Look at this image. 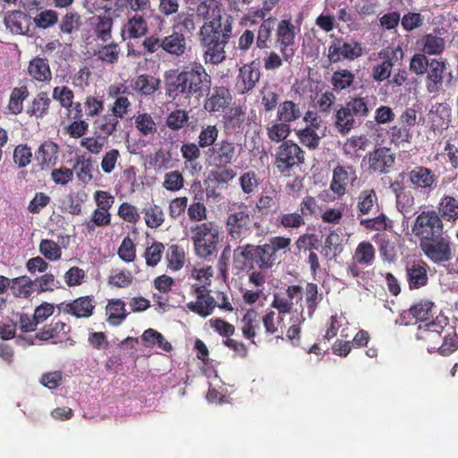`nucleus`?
<instances>
[{
    "instance_id": "14",
    "label": "nucleus",
    "mask_w": 458,
    "mask_h": 458,
    "mask_svg": "<svg viewBox=\"0 0 458 458\" xmlns=\"http://www.w3.org/2000/svg\"><path fill=\"white\" fill-rule=\"evenodd\" d=\"M423 253L434 263L440 264L452 259L450 242L443 235L420 243Z\"/></svg>"
},
{
    "instance_id": "54",
    "label": "nucleus",
    "mask_w": 458,
    "mask_h": 458,
    "mask_svg": "<svg viewBox=\"0 0 458 458\" xmlns=\"http://www.w3.org/2000/svg\"><path fill=\"white\" fill-rule=\"evenodd\" d=\"M146 225L149 228H157L165 221V214L161 207L157 204H151L143 209Z\"/></svg>"
},
{
    "instance_id": "16",
    "label": "nucleus",
    "mask_w": 458,
    "mask_h": 458,
    "mask_svg": "<svg viewBox=\"0 0 458 458\" xmlns=\"http://www.w3.org/2000/svg\"><path fill=\"white\" fill-rule=\"evenodd\" d=\"M405 277L411 291L425 287L428 284L429 266L422 259H413L405 264Z\"/></svg>"
},
{
    "instance_id": "38",
    "label": "nucleus",
    "mask_w": 458,
    "mask_h": 458,
    "mask_svg": "<svg viewBox=\"0 0 458 458\" xmlns=\"http://www.w3.org/2000/svg\"><path fill=\"white\" fill-rule=\"evenodd\" d=\"M124 31L127 32L129 38H139L148 32V23L142 15L135 13L129 18L124 24Z\"/></svg>"
},
{
    "instance_id": "27",
    "label": "nucleus",
    "mask_w": 458,
    "mask_h": 458,
    "mask_svg": "<svg viewBox=\"0 0 458 458\" xmlns=\"http://www.w3.org/2000/svg\"><path fill=\"white\" fill-rule=\"evenodd\" d=\"M378 207V197L373 188L363 189L357 196L356 209L358 216L370 214Z\"/></svg>"
},
{
    "instance_id": "2",
    "label": "nucleus",
    "mask_w": 458,
    "mask_h": 458,
    "mask_svg": "<svg viewBox=\"0 0 458 458\" xmlns=\"http://www.w3.org/2000/svg\"><path fill=\"white\" fill-rule=\"evenodd\" d=\"M291 239L274 236L264 244L245 243L238 245L233 253V267L238 273L246 270H270L280 262L281 251L290 249Z\"/></svg>"
},
{
    "instance_id": "45",
    "label": "nucleus",
    "mask_w": 458,
    "mask_h": 458,
    "mask_svg": "<svg viewBox=\"0 0 458 458\" xmlns=\"http://www.w3.org/2000/svg\"><path fill=\"white\" fill-rule=\"evenodd\" d=\"M186 307L193 313L198 314L202 318H207L211 315L216 307V301L213 296H207L195 301H190Z\"/></svg>"
},
{
    "instance_id": "52",
    "label": "nucleus",
    "mask_w": 458,
    "mask_h": 458,
    "mask_svg": "<svg viewBox=\"0 0 458 458\" xmlns=\"http://www.w3.org/2000/svg\"><path fill=\"white\" fill-rule=\"evenodd\" d=\"M77 173L78 179L82 182H89L92 180L93 163L91 157L80 156L77 157L73 169Z\"/></svg>"
},
{
    "instance_id": "35",
    "label": "nucleus",
    "mask_w": 458,
    "mask_h": 458,
    "mask_svg": "<svg viewBox=\"0 0 458 458\" xmlns=\"http://www.w3.org/2000/svg\"><path fill=\"white\" fill-rule=\"evenodd\" d=\"M319 124L317 123V118L314 117L311 125L296 131V135L300 142L307 147L309 149H316L320 142V137L315 131Z\"/></svg>"
},
{
    "instance_id": "25",
    "label": "nucleus",
    "mask_w": 458,
    "mask_h": 458,
    "mask_svg": "<svg viewBox=\"0 0 458 458\" xmlns=\"http://www.w3.org/2000/svg\"><path fill=\"white\" fill-rule=\"evenodd\" d=\"M119 124L120 121L111 112L100 114L93 121L94 134H101L108 139L117 131Z\"/></svg>"
},
{
    "instance_id": "26",
    "label": "nucleus",
    "mask_w": 458,
    "mask_h": 458,
    "mask_svg": "<svg viewBox=\"0 0 458 458\" xmlns=\"http://www.w3.org/2000/svg\"><path fill=\"white\" fill-rule=\"evenodd\" d=\"M261 322L262 317L256 310H248L242 318L243 337L251 340V343L255 344L254 338L257 335V331L260 329Z\"/></svg>"
},
{
    "instance_id": "42",
    "label": "nucleus",
    "mask_w": 458,
    "mask_h": 458,
    "mask_svg": "<svg viewBox=\"0 0 458 458\" xmlns=\"http://www.w3.org/2000/svg\"><path fill=\"white\" fill-rule=\"evenodd\" d=\"M81 24V16L75 11H68L59 21L60 33L65 35L76 33L80 30Z\"/></svg>"
},
{
    "instance_id": "56",
    "label": "nucleus",
    "mask_w": 458,
    "mask_h": 458,
    "mask_svg": "<svg viewBox=\"0 0 458 458\" xmlns=\"http://www.w3.org/2000/svg\"><path fill=\"white\" fill-rule=\"evenodd\" d=\"M262 323L267 335H276L280 332L284 325V318L280 314H276L274 310H268L262 317ZM281 333L283 331L281 330Z\"/></svg>"
},
{
    "instance_id": "24",
    "label": "nucleus",
    "mask_w": 458,
    "mask_h": 458,
    "mask_svg": "<svg viewBox=\"0 0 458 458\" xmlns=\"http://www.w3.org/2000/svg\"><path fill=\"white\" fill-rule=\"evenodd\" d=\"M91 25L98 40L106 43L112 38L114 20L110 15L103 14L92 17Z\"/></svg>"
},
{
    "instance_id": "31",
    "label": "nucleus",
    "mask_w": 458,
    "mask_h": 458,
    "mask_svg": "<svg viewBox=\"0 0 458 458\" xmlns=\"http://www.w3.org/2000/svg\"><path fill=\"white\" fill-rule=\"evenodd\" d=\"M302 115L298 104L292 100H285L280 103L276 110V120L290 125L291 123L299 120Z\"/></svg>"
},
{
    "instance_id": "10",
    "label": "nucleus",
    "mask_w": 458,
    "mask_h": 458,
    "mask_svg": "<svg viewBox=\"0 0 458 458\" xmlns=\"http://www.w3.org/2000/svg\"><path fill=\"white\" fill-rule=\"evenodd\" d=\"M382 62L372 69L371 77L375 81L381 82L390 78L393 67L403 58L401 47L383 49L378 53Z\"/></svg>"
},
{
    "instance_id": "43",
    "label": "nucleus",
    "mask_w": 458,
    "mask_h": 458,
    "mask_svg": "<svg viewBox=\"0 0 458 458\" xmlns=\"http://www.w3.org/2000/svg\"><path fill=\"white\" fill-rule=\"evenodd\" d=\"M434 307L435 304L433 301L428 299H422L411 306L407 312L417 321H426L433 317Z\"/></svg>"
},
{
    "instance_id": "36",
    "label": "nucleus",
    "mask_w": 458,
    "mask_h": 458,
    "mask_svg": "<svg viewBox=\"0 0 458 458\" xmlns=\"http://www.w3.org/2000/svg\"><path fill=\"white\" fill-rule=\"evenodd\" d=\"M374 100L373 105L370 106L369 98L368 96H355L350 98V99L346 102L348 107L352 110V114H353L357 118H365L367 117L373 106L375 105V97H371Z\"/></svg>"
},
{
    "instance_id": "11",
    "label": "nucleus",
    "mask_w": 458,
    "mask_h": 458,
    "mask_svg": "<svg viewBox=\"0 0 458 458\" xmlns=\"http://www.w3.org/2000/svg\"><path fill=\"white\" fill-rule=\"evenodd\" d=\"M357 179V171L353 165L349 164H338L333 169V176L329 188L337 198H342L346 194L347 186L349 184L353 185Z\"/></svg>"
},
{
    "instance_id": "1",
    "label": "nucleus",
    "mask_w": 458,
    "mask_h": 458,
    "mask_svg": "<svg viewBox=\"0 0 458 458\" xmlns=\"http://www.w3.org/2000/svg\"><path fill=\"white\" fill-rule=\"evenodd\" d=\"M196 4V13L206 21L199 29V40L206 64L217 65L226 59L225 47L233 38V19L222 15L217 0H190Z\"/></svg>"
},
{
    "instance_id": "39",
    "label": "nucleus",
    "mask_w": 458,
    "mask_h": 458,
    "mask_svg": "<svg viewBox=\"0 0 458 458\" xmlns=\"http://www.w3.org/2000/svg\"><path fill=\"white\" fill-rule=\"evenodd\" d=\"M95 55L98 60L104 64H114L119 61L121 47L119 44L115 42L102 45L95 51Z\"/></svg>"
},
{
    "instance_id": "62",
    "label": "nucleus",
    "mask_w": 458,
    "mask_h": 458,
    "mask_svg": "<svg viewBox=\"0 0 458 458\" xmlns=\"http://www.w3.org/2000/svg\"><path fill=\"white\" fill-rule=\"evenodd\" d=\"M315 107L321 114H328L332 111V107L336 101V97L335 95V91L333 89L327 90L320 95H317L315 99Z\"/></svg>"
},
{
    "instance_id": "30",
    "label": "nucleus",
    "mask_w": 458,
    "mask_h": 458,
    "mask_svg": "<svg viewBox=\"0 0 458 458\" xmlns=\"http://www.w3.org/2000/svg\"><path fill=\"white\" fill-rule=\"evenodd\" d=\"M355 82V74L348 69L335 71L330 78L333 91L339 93L351 89Z\"/></svg>"
},
{
    "instance_id": "3",
    "label": "nucleus",
    "mask_w": 458,
    "mask_h": 458,
    "mask_svg": "<svg viewBox=\"0 0 458 458\" xmlns=\"http://www.w3.org/2000/svg\"><path fill=\"white\" fill-rule=\"evenodd\" d=\"M212 79L199 62H191L175 76L165 75L166 96L173 101L199 98L210 90Z\"/></svg>"
},
{
    "instance_id": "37",
    "label": "nucleus",
    "mask_w": 458,
    "mask_h": 458,
    "mask_svg": "<svg viewBox=\"0 0 458 458\" xmlns=\"http://www.w3.org/2000/svg\"><path fill=\"white\" fill-rule=\"evenodd\" d=\"M246 120L247 114L244 108L240 106H233L225 116V127L231 129L233 131L239 132L243 130Z\"/></svg>"
},
{
    "instance_id": "51",
    "label": "nucleus",
    "mask_w": 458,
    "mask_h": 458,
    "mask_svg": "<svg viewBox=\"0 0 458 458\" xmlns=\"http://www.w3.org/2000/svg\"><path fill=\"white\" fill-rule=\"evenodd\" d=\"M30 75L38 81H48L52 78L48 61L45 58H35L30 61Z\"/></svg>"
},
{
    "instance_id": "17",
    "label": "nucleus",
    "mask_w": 458,
    "mask_h": 458,
    "mask_svg": "<svg viewBox=\"0 0 458 458\" xmlns=\"http://www.w3.org/2000/svg\"><path fill=\"white\" fill-rule=\"evenodd\" d=\"M295 37V27L291 20L284 19L280 21L276 30V44L285 61H288L294 55V50L292 46L294 44Z\"/></svg>"
},
{
    "instance_id": "40",
    "label": "nucleus",
    "mask_w": 458,
    "mask_h": 458,
    "mask_svg": "<svg viewBox=\"0 0 458 458\" xmlns=\"http://www.w3.org/2000/svg\"><path fill=\"white\" fill-rule=\"evenodd\" d=\"M343 249L341 236L335 231H332L325 239L321 254L325 258L332 259L337 258L342 253Z\"/></svg>"
},
{
    "instance_id": "29",
    "label": "nucleus",
    "mask_w": 458,
    "mask_h": 458,
    "mask_svg": "<svg viewBox=\"0 0 458 458\" xmlns=\"http://www.w3.org/2000/svg\"><path fill=\"white\" fill-rule=\"evenodd\" d=\"M352 110L345 106H342L335 114V126L337 131L342 135H346L355 127V115Z\"/></svg>"
},
{
    "instance_id": "21",
    "label": "nucleus",
    "mask_w": 458,
    "mask_h": 458,
    "mask_svg": "<svg viewBox=\"0 0 458 458\" xmlns=\"http://www.w3.org/2000/svg\"><path fill=\"white\" fill-rule=\"evenodd\" d=\"M445 329V327L436 322L428 323L424 328H420V338L425 342L429 352H439Z\"/></svg>"
},
{
    "instance_id": "22",
    "label": "nucleus",
    "mask_w": 458,
    "mask_h": 458,
    "mask_svg": "<svg viewBox=\"0 0 458 458\" xmlns=\"http://www.w3.org/2000/svg\"><path fill=\"white\" fill-rule=\"evenodd\" d=\"M161 86V80L150 74H140L131 83V89L141 97L153 96Z\"/></svg>"
},
{
    "instance_id": "57",
    "label": "nucleus",
    "mask_w": 458,
    "mask_h": 458,
    "mask_svg": "<svg viewBox=\"0 0 458 458\" xmlns=\"http://www.w3.org/2000/svg\"><path fill=\"white\" fill-rule=\"evenodd\" d=\"M304 295L308 312L310 317H311L318 309L323 295L318 293V287L315 283H308L306 284Z\"/></svg>"
},
{
    "instance_id": "13",
    "label": "nucleus",
    "mask_w": 458,
    "mask_h": 458,
    "mask_svg": "<svg viewBox=\"0 0 458 458\" xmlns=\"http://www.w3.org/2000/svg\"><path fill=\"white\" fill-rule=\"evenodd\" d=\"M363 54L360 43L344 42L342 38H335L328 47L327 58L330 63H338L343 59L354 60Z\"/></svg>"
},
{
    "instance_id": "18",
    "label": "nucleus",
    "mask_w": 458,
    "mask_h": 458,
    "mask_svg": "<svg viewBox=\"0 0 458 458\" xmlns=\"http://www.w3.org/2000/svg\"><path fill=\"white\" fill-rule=\"evenodd\" d=\"M446 76L445 61L431 59L427 71L426 88L428 93H438Z\"/></svg>"
},
{
    "instance_id": "61",
    "label": "nucleus",
    "mask_w": 458,
    "mask_h": 458,
    "mask_svg": "<svg viewBox=\"0 0 458 458\" xmlns=\"http://www.w3.org/2000/svg\"><path fill=\"white\" fill-rule=\"evenodd\" d=\"M274 19L268 18L264 20L259 27L256 46L259 49L267 48L270 41L272 30L274 29Z\"/></svg>"
},
{
    "instance_id": "23",
    "label": "nucleus",
    "mask_w": 458,
    "mask_h": 458,
    "mask_svg": "<svg viewBox=\"0 0 458 458\" xmlns=\"http://www.w3.org/2000/svg\"><path fill=\"white\" fill-rule=\"evenodd\" d=\"M163 51L172 56L181 57L187 51V39L181 31L174 30L162 38Z\"/></svg>"
},
{
    "instance_id": "44",
    "label": "nucleus",
    "mask_w": 458,
    "mask_h": 458,
    "mask_svg": "<svg viewBox=\"0 0 458 458\" xmlns=\"http://www.w3.org/2000/svg\"><path fill=\"white\" fill-rule=\"evenodd\" d=\"M421 50L429 55H437L444 52L445 41L443 38L435 34H426L421 39Z\"/></svg>"
},
{
    "instance_id": "48",
    "label": "nucleus",
    "mask_w": 458,
    "mask_h": 458,
    "mask_svg": "<svg viewBox=\"0 0 458 458\" xmlns=\"http://www.w3.org/2000/svg\"><path fill=\"white\" fill-rule=\"evenodd\" d=\"M141 340L146 347L157 345L158 348L165 352H170L172 350L171 344L165 339L164 335L152 328L144 331L141 335Z\"/></svg>"
},
{
    "instance_id": "19",
    "label": "nucleus",
    "mask_w": 458,
    "mask_h": 458,
    "mask_svg": "<svg viewBox=\"0 0 458 458\" xmlns=\"http://www.w3.org/2000/svg\"><path fill=\"white\" fill-rule=\"evenodd\" d=\"M260 79V71L254 63L246 64L239 69L235 89L240 94L252 90Z\"/></svg>"
},
{
    "instance_id": "47",
    "label": "nucleus",
    "mask_w": 458,
    "mask_h": 458,
    "mask_svg": "<svg viewBox=\"0 0 458 458\" xmlns=\"http://www.w3.org/2000/svg\"><path fill=\"white\" fill-rule=\"evenodd\" d=\"M396 208L403 215L411 212L414 208L415 199L412 192L406 188L400 186L399 189H394Z\"/></svg>"
},
{
    "instance_id": "63",
    "label": "nucleus",
    "mask_w": 458,
    "mask_h": 458,
    "mask_svg": "<svg viewBox=\"0 0 458 458\" xmlns=\"http://www.w3.org/2000/svg\"><path fill=\"white\" fill-rule=\"evenodd\" d=\"M360 224L361 226L370 231L381 232L392 227V222L384 213H380L373 218L361 219Z\"/></svg>"
},
{
    "instance_id": "6",
    "label": "nucleus",
    "mask_w": 458,
    "mask_h": 458,
    "mask_svg": "<svg viewBox=\"0 0 458 458\" xmlns=\"http://www.w3.org/2000/svg\"><path fill=\"white\" fill-rule=\"evenodd\" d=\"M252 218L248 206L243 203H235L229 210L225 228L232 240L242 242L249 237L252 231Z\"/></svg>"
},
{
    "instance_id": "32",
    "label": "nucleus",
    "mask_w": 458,
    "mask_h": 458,
    "mask_svg": "<svg viewBox=\"0 0 458 458\" xmlns=\"http://www.w3.org/2000/svg\"><path fill=\"white\" fill-rule=\"evenodd\" d=\"M106 311L107 316L106 321L114 327L121 325L128 315L125 309V302L121 299L108 301Z\"/></svg>"
},
{
    "instance_id": "58",
    "label": "nucleus",
    "mask_w": 458,
    "mask_h": 458,
    "mask_svg": "<svg viewBox=\"0 0 458 458\" xmlns=\"http://www.w3.org/2000/svg\"><path fill=\"white\" fill-rule=\"evenodd\" d=\"M444 154L446 156V162L450 164L452 169H458V131L446 140Z\"/></svg>"
},
{
    "instance_id": "4",
    "label": "nucleus",
    "mask_w": 458,
    "mask_h": 458,
    "mask_svg": "<svg viewBox=\"0 0 458 458\" xmlns=\"http://www.w3.org/2000/svg\"><path fill=\"white\" fill-rule=\"evenodd\" d=\"M240 150L237 143L223 139L205 151L206 164L213 167L209 176L217 185H227L236 177V172L230 165L237 159Z\"/></svg>"
},
{
    "instance_id": "15",
    "label": "nucleus",
    "mask_w": 458,
    "mask_h": 458,
    "mask_svg": "<svg viewBox=\"0 0 458 458\" xmlns=\"http://www.w3.org/2000/svg\"><path fill=\"white\" fill-rule=\"evenodd\" d=\"M369 170L377 174L390 173L395 164V156L389 148L380 147L367 155Z\"/></svg>"
},
{
    "instance_id": "28",
    "label": "nucleus",
    "mask_w": 458,
    "mask_h": 458,
    "mask_svg": "<svg viewBox=\"0 0 458 458\" xmlns=\"http://www.w3.org/2000/svg\"><path fill=\"white\" fill-rule=\"evenodd\" d=\"M58 146L51 141H45L36 152V160L41 169H48L56 164Z\"/></svg>"
},
{
    "instance_id": "8",
    "label": "nucleus",
    "mask_w": 458,
    "mask_h": 458,
    "mask_svg": "<svg viewBox=\"0 0 458 458\" xmlns=\"http://www.w3.org/2000/svg\"><path fill=\"white\" fill-rule=\"evenodd\" d=\"M412 232L420 243L444 234V225L435 210L422 211L414 221Z\"/></svg>"
},
{
    "instance_id": "7",
    "label": "nucleus",
    "mask_w": 458,
    "mask_h": 458,
    "mask_svg": "<svg viewBox=\"0 0 458 458\" xmlns=\"http://www.w3.org/2000/svg\"><path fill=\"white\" fill-rule=\"evenodd\" d=\"M304 162V150L291 140L282 142L276 149L274 165L284 176H290L292 171Z\"/></svg>"
},
{
    "instance_id": "53",
    "label": "nucleus",
    "mask_w": 458,
    "mask_h": 458,
    "mask_svg": "<svg viewBox=\"0 0 458 458\" xmlns=\"http://www.w3.org/2000/svg\"><path fill=\"white\" fill-rule=\"evenodd\" d=\"M458 349V335L452 327L445 329L438 353L449 356Z\"/></svg>"
},
{
    "instance_id": "20",
    "label": "nucleus",
    "mask_w": 458,
    "mask_h": 458,
    "mask_svg": "<svg viewBox=\"0 0 458 458\" xmlns=\"http://www.w3.org/2000/svg\"><path fill=\"white\" fill-rule=\"evenodd\" d=\"M232 96L225 87H214L204 101V109L208 113L224 111L230 104Z\"/></svg>"
},
{
    "instance_id": "41",
    "label": "nucleus",
    "mask_w": 458,
    "mask_h": 458,
    "mask_svg": "<svg viewBox=\"0 0 458 458\" xmlns=\"http://www.w3.org/2000/svg\"><path fill=\"white\" fill-rule=\"evenodd\" d=\"M373 241L378 247L380 256L383 260L393 262L395 259V248L388 235L385 233H378L373 236Z\"/></svg>"
},
{
    "instance_id": "59",
    "label": "nucleus",
    "mask_w": 458,
    "mask_h": 458,
    "mask_svg": "<svg viewBox=\"0 0 458 458\" xmlns=\"http://www.w3.org/2000/svg\"><path fill=\"white\" fill-rule=\"evenodd\" d=\"M135 128L141 135L149 136L157 132V124L153 117L148 113L139 114L135 116Z\"/></svg>"
},
{
    "instance_id": "50",
    "label": "nucleus",
    "mask_w": 458,
    "mask_h": 458,
    "mask_svg": "<svg viewBox=\"0 0 458 458\" xmlns=\"http://www.w3.org/2000/svg\"><path fill=\"white\" fill-rule=\"evenodd\" d=\"M291 133V127L288 123L284 122H273L267 127V135L269 140L272 142H284L286 141L287 138Z\"/></svg>"
},
{
    "instance_id": "64",
    "label": "nucleus",
    "mask_w": 458,
    "mask_h": 458,
    "mask_svg": "<svg viewBox=\"0 0 458 458\" xmlns=\"http://www.w3.org/2000/svg\"><path fill=\"white\" fill-rule=\"evenodd\" d=\"M388 134L391 143L394 144L395 146L410 143L412 138L411 131L401 124L392 126L388 131Z\"/></svg>"
},
{
    "instance_id": "33",
    "label": "nucleus",
    "mask_w": 458,
    "mask_h": 458,
    "mask_svg": "<svg viewBox=\"0 0 458 458\" xmlns=\"http://www.w3.org/2000/svg\"><path fill=\"white\" fill-rule=\"evenodd\" d=\"M437 212L441 219L456 221L458 219V199L451 195H444L438 203Z\"/></svg>"
},
{
    "instance_id": "46",
    "label": "nucleus",
    "mask_w": 458,
    "mask_h": 458,
    "mask_svg": "<svg viewBox=\"0 0 458 458\" xmlns=\"http://www.w3.org/2000/svg\"><path fill=\"white\" fill-rule=\"evenodd\" d=\"M375 248L369 242H360L354 251L352 259L362 266H370L375 260Z\"/></svg>"
},
{
    "instance_id": "49",
    "label": "nucleus",
    "mask_w": 458,
    "mask_h": 458,
    "mask_svg": "<svg viewBox=\"0 0 458 458\" xmlns=\"http://www.w3.org/2000/svg\"><path fill=\"white\" fill-rule=\"evenodd\" d=\"M167 267L172 271H178L182 268L185 263V251L182 247L173 244L165 255Z\"/></svg>"
},
{
    "instance_id": "9",
    "label": "nucleus",
    "mask_w": 458,
    "mask_h": 458,
    "mask_svg": "<svg viewBox=\"0 0 458 458\" xmlns=\"http://www.w3.org/2000/svg\"><path fill=\"white\" fill-rule=\"evenodd\" d=\"M411 187L428 198L437 185V175L428 167L423 165L414 166L406 173Z\"/></svg>"
},
{
    "instance_id": "12",
    "label": "nucleus",
    "mask_w": 458,
    "mask_h": 458,
    "mask_svg": "<svg viewBox=\"0 0 458 458\" xmlns=\"http://www.w3.org/2000/svg\"><path fill=\"white\" fill-rule=\"evenodd\" d=\"M97 302L94 296L85 295L72 301H64L56 305L59 312L76 318H89L95 311Z\"/></svg>"
},
{
    "instance_id": "55",
    "label": "nucleus",
    "mask_w": 458,
    "mask_h": 458,
    "mask_svg": "<svg viewBox=\"0 0 458 458\" xmlns=\"http://www.w3.org/2000/svg\"><path fill=\"white\" fill-rule=\"evenodd\" d=\"M219 130L216 125L202 126L198 136V143L202 148H212L216 145Z\"/></svg>"
},
{
    "instance_id": "5",
    "label": "nucleus",
    "mask_w": 458,
    "mask_h": 458,
    "mask_svg": "<svg viewBox=\"0 0 458 458\" xmlns=\"http://www.w3.org/2000/svg\"><path fill=\"white\" fill-rule=\"evenodd\" d=\"M191 240L196 255L208 259L217 252L221 228L214 221H206L192 225L190 229Z\"/></svg>"
},
{
    "instance_id": "34",
    "label": "nucleus",
    "mask_w": 458,
    "mask_h": 458,
    "mask_svg": "<svg viewBox=\"0 0 458 458\" xmlns=\"http://www.w3.org/2000/svg\"><path fill=\"white\" fill-rule=\"evenodd\" d=\"M4 21L13 33L26 35L29 32V16L21 11L12 12Z\"/></svg>"
},
{
    "instance_id": "60",
    "label": "nucleus",
    "mask_w": 458,
    "mask_h": 458,
    "mask_svg": "<svg viewBox=\"0 0 458 458\" xmlns=\"http://www.w3.org/2000/svg\"><path fill=\"white\" fill-rule=\"evenodd\" d=\"M276 225L284 229H298L305 225V219L298 212L283 213L277 216Z\"/></svg>"
}]
</instances>
